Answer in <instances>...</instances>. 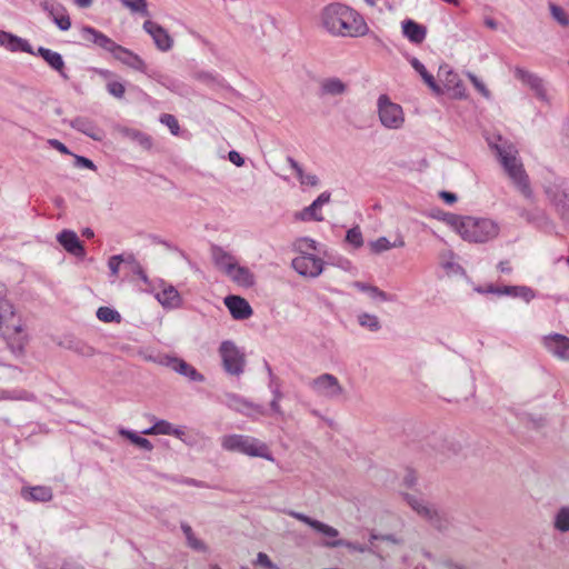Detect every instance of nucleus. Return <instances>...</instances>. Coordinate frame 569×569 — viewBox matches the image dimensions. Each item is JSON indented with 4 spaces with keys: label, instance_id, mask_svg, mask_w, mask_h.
<instances>
[{
    "label": "nucleus",
    "instance_id": "obj_48",
    "mask_svg": "<svg viewBox=\"0 0 569 569\" xmlns=\"http://www.w3.org/2000/svg\"><path fill=\"white\" fill-rule=\"evenodd\" d=\"M313 530H316L317 532L321 533L322 536L329 538L328 540H336L338 537H339V531L325 523V522H321L318 520L317 525L315 526Z\"/></svg>",
    "mask_w": 569,
    "mask_h": 569
},
{
    "label": "nucleus",
    "instance_id": "obj_10",
    "mask_svg": "<svg viewBox=\"0 0 569 569\" xmlns=\"http://www.w3.org/2000/svg\"><path fill=\"white\" fill-rule=\"evenodd\" d=\"M40 7L61 31H67L71 28V19L67 9L61 3L53 0H40Z\"/></svg>",
    "mask_w": 569,
    "mask_h": 569
},
{
    "label": "nucleus",
    "instance_id": "obj_21",
    "mask_svg": "<svg viewBox=\"0 0 569 569\" xmlns=\"http://www.w3.org/2000/svg\"><path fill=\"white\" fill-rule=\"evenodd\" d=\"M36 56L41 57L48 63V66L57 71L63 79L67 80L69 78L64 72V61L59 52L52 51L44 47H39L37 49Z\"/></svg>",
    "mask_w": 569,
    "mask_h": 569
},
{
    "label": "nucleus",
    "instance_id": "obj_41",
    "mask_svg": "<svg viewBox=\"0 0 569 569\" xmlns=\"http://www.w3.org/2000/svg\"><path fill=\"white\" fill-rule=\"evenodd\" d=\"M66 347L83 357H92L94 355L92 347L77 339H70Z\"/></svg>",
    "mask_w": 569,
    "mask_h": 569
},
{
    "label": "nucleus",
    "instance_id": "obj_4",
    "mask_svg": "<svg viewBox=\"0 0 569 569\" xmlns=\"http://www.w3.org/2000/svg\"><path fill=\"white\" fill-rule=\"evenodd\" d=\"M221 446L227 451L240 452L250 457L264 458L270 461L273 460L268 446L250 436H224L221 440Z\"/></svg>",
    "mask_w": 569,
    "mask_h": 569
},
{
    "label": "nucleus",
    "instance_id": "obj_5",
    "mask_svg": "<svg viewBox=\"0 0 569 569\" xmlns=\"http://www.w3.org/2000/svg\"><path fill=\"white\" fill-rule=\"evenodd\" d=\"M218 351L222 367L228 375L239 377L244 372L246 353L232 340H223Z\"/></svg>",
    "mask_w": 569,
    "mask_h": 569
},
{
    "label": "nucleus",
    "instance_id": "obj_34",
    "mask_svg": "<svg viewBox=\"0 0 569 569\" xmlns=\"http://www.w3.org/2000/svg\"><path fill=\"white\" fill-rule=\"evenodd\" d=\"M119 433L120 436L130 440L133 445L138 446L139 448L146 451H151L153 449V445L147 438L139 436L137 432L132 430L120 429Z\"/></svg>",
    "mask_w": 569,
    "mask_h": 569
},
{
    "label": "nucleus",
    "instance_id": "obj_23",
    "mask_svg": "<svg viewBox=\"0 0 569 569\" xmlns=\"http://www.w3.org/2000/svg\"><path fill=\"white\" fill-rule=\"evenodd\" d=\"M159 303L167 309L179 308L182 303V298L179 291L171 284L166 286L161 291L156 295Z\"/></svg>",
    "mask_w": 569,
    "mask_h": 569
},
{
    "label": "nucleus",
    "instance_id": "obj_20",
    "mask_svg": "<svg viewBox=\"0 0 569 569\" xmlns=\"http://www.w3.org/2000/svg\"><path fill=\"white\" fill-rule=\"evenodd\" d=\"M403 36L413 44H420L427 36V28L412 19H406L401 23Z\"/></svg>",
    "mask_w": 569,
    "mask_h": 569
},
{
    "label": "nucleus",
    "instance_id": "obj_25",
    "mask_svg": "<svg viewBox=\"0 0 569 569\" xmlns=\"http://www.w3.org/2000/svg\"><path fill=\"white\" fill-rule=\"evenodd\" d=\"M227 276L230 277L233 282L244 288H250L254 284V274L249 268L239 266L238 262Z\"/></svg>",
    "mask_w": 569,
    "mask_h": 569
},
{
    "label": "nucleus",
    "instance_id": "obj_12",
    "mask_svg": "<svg viewBox=\"0 0 569 569\" xmlns=\"http://www.w3.org/2000/svg\"><path fill=\"white\" fill-rule=\"evenodd\" d=\"M143 30L149 33L160 51H169L173 46V39L168 31L154 21L146 20Z\"/></svg>",
    "mask_w": 569,
    "mask_h": 569
},
{
    "label": "nucleus",
    "instance_id": "obj_24",
    "mask_svg": "<svg viewBox=\"0 0 569 569\" xmlns=\"http://www.w3.org/2000/svg\"><path fill=\"white\" fill-rule=\"evenodd\" d=\"M2 328L4 336L9 338H11L13 335L18 336L17 338H13L11 348L14 351L23 352L28 339L27 336H21L23 331L21 323H14L12 320L11 322H7Z\"/></svg>",
    "mask_w": 569,
    "mask_h": 569
},
{
    "label": "nucleus",
    "instance_id": "obj_50",
    "mask_svg": "<svg viewBox=\"0 0 569 569\" xmlns=\"http://www.w3.org/2000/svg\"><path fill=\"white\" fill-rule=\"evenodd\" d=\"M441 220L445 221L447 224L453 227L455 230L460 234V226L466 220V217L449 212H442Z\"/></svg>",
    "mask_w": 569,
    "mask_h": 569
},
{
    "label": "nucleus",
    "instance_id": "obj_28",
    "mask_svg": "<svg viewBox=\"0 0 569 569\" xmlns=\"http://www.w3.org/2000/svg\"><path fill=\"white\" fill-rule=\"evenodd\" d=\"M411 67L421 76L425 83L436 93H442L440 86L436 82L433 76L428 72L423 63L416 57L409 59Z\"/></svg>",
    "mask_w": 569,
    "mask_h": 569
},
{
    "label": "nucleus",
    "instance_id": "obj_64",
    "mask_svg": "<svg viewBox=\"0 0 569 569\" xmlns=\"http://www.w3.org/2000/svg\"><path fill=\"white\" fill-rule=\"evenodd\" d=\"M228 159L237 167H242L244 164V158L236 150L228 152Z\"/></svg>",
    "mask_w": 569,
    "mask_h": 569
},
{
    "label": "nucleus",
    "instance_id": "obj_27",
    "mask_svg": "<svg viewBox=\"0 0 569 569\" xmlns=\"http://www.w3.org/2000/svg\"><path fill=\"white\" fill-rule=\"evenodd\" d=\"M119 132L123 138L138 143L146 150H149L152 147L151 137L138 129L121 127Z\"/></svg>",
    "mask_w": 569,
    "mask_h": 569
},
{
    "label": "nucleus",
    "instance_id": "obj_43",
    "mask_svg": "<svg viewBox=\"0 0 569 569\" xmlns=\"http://www.w3.org/2000/svg\"><path fill=\"white\" fill-rule=\"evenodd\" d=\"M18 36L0 30V47H3L11 52H18Z\"/></svg>",
    "mask_w": 569,
    "mask_h": 569
},
{
    "label": "nucleus",
    "instance_id": "obj_45",
    "mask_svg": "<svg viewBox=\"0 0 569 569\" xmlns=\"http://www.w3.org/2000/svg\"><path fill=\"white\" fill-rule=\"evenodd\" d=\"M120 2L133 12H139L143 16L149 14L148 4L146 0H120Z\"/></svg>",
    "mask_w": 569,
    "mask_h": 569
},
{
    "label": "nucleus",
    "instance_id": "obj_16",
    "mask_svg": "<svg viewBox=\"0 0 569 569\" xmlns=\"http://www.w3.org/2000/svg\"><path fill=\"white\" fill-rule=\"evenodd\" d=\"M515 77L525 84L529 86L539 99H547V91L540 77L520 67L515 68Z\"/></svg>",
    "mask_w": 569,
    "mask_h": 569
},
{
    "label": "nucleus",
    "instance_id": "obj_57",
    "mask_svg": "<svg viewBox=\"0 0 569 569\" xmlns=\"http://www.w3.org/2000/svg\"><path fill=\"white\" fill-rule=\"evenodd\" d=\"M470 81L472 82V84L476 87V89L486 98H489L490 97V91L487 89V87L485 86V83L475 74L472 73H469L468 74Z\"/></svg>",
    "mask_w": 569,
    "mask_h": 569
},
{
    "label": "nucleus",
    "instance_id": "obj_42",
    "mask_svg": "<svg viewBox=\"0 0 569 569\" xmlns=\"http://www.w3.org/2000/svg\"><path fill=\"white\" fill-rule=\"evenodd\" d=\"M34 396L27 390H0V400H24L32 401Z\"/></svg>",
    "mask_w": 569,
    "mask_h": 569
},
{
    "label": "nucleus",
    "instance_id": "obj_7",
    "mask_svg": "<svg viewBox=\"0 0 569 569\" xmlns=\"http://www.w3.org/2000/svg\"><path fill=\"white\" fill-rule=\"evenodd\" d=\"M113 58L119 60L123 64L128 66L129 68H132L137 71L148 74L150 78L156 79L162 86H164L169 89L171 88L170 87L171 81H169V79L166 76L160 74L157 71H152L151 73H149L146 62L137 53L132 52L131 50H129L122 46H119L116 53L113 54Z\"/></svg>",
    "mask_w": 569,
    "mask_h": 569
},
{
    "label": "nucleus",
    "instance_id": "obj_44",
    "mask_svg": "<svg viewBox=\"0 0 569 569\" xmlns=\"http://www.w3.org/2000/svg\"><path fill=\"white\" fill-rule=\"evenodd\" d=\"M405 499L408 502V505L422 518H425V510H430V508L432 507L426 503L422 499L409 493L405 495Z\"/></svg>",
    "mask_w": 569,
    "mask_h": 569
},
{
    "label": "nucleus",
    "instance_id": "obj_40",
    "mask_svg": "<svg viewBox=\"0 0 569 569\" xmlns=\"http://www.w3.org/2000/svg\"><path fill=\"white\" fill-rule=\"evenodd\" d=\"M96 315L102 322L119 323L121 321V315L110 307H99Z\"/></svg>",
    "mask_w": 569,
    "mask_h": 569
},
{
    "label": "nucleus",
    "instance_id": "obj_52",
    "mask_svg": "<svg viewBox=\"0 0 569 569\" xmlns=\"http://www.w3.org/2000/svg\"><path fill=\"white\" fill-rule=\"evenodd\" d=\"M99 39V43L97 47L110 52L112 56L116 53L117 49L120 44L116 43L111 38L102 33Z\"/></svg>",
    "mask_w": 569,
    "mask_h": 569
},
{
    "label": "nucleus",
    "instance_id": "obj_46",
    "mask_svg": "<svg viewBox=\"0 0 569 569\" xmlns=\"http://www.w3.org/2000/svg\"><path fill=\"white\" fill-rule=\"evenodd\" d=\"M346 241L352 244L355 248H361L363 246V237L358 226L347 231Z\"/></svg>",
    "mask_w": 569,
    "mask_h": 569
},
{
    "label": "nucleus",
    "instance_id": "obj_60",
    "mask_svg": "<svg viewBox=\"0 0 569 569\" xmlns=\"http://www.w3.org/2000/svg\"><path fill=\"white\" fill-rule=\"evenodd\" d=\"M74 166L79 168L96 170V164L83 156H74Z\"/></svg>",
    "mask_w": 569,
    "mask_h": 569
},
{
    "label": "nucleus",
    "instance_id": "obj_18",
    "mask_svg": "<svg viewBox=\"0 0 569 569\" xmlns=\"http://www.w3.org/2000/svg\"><path fill=\"white\" fill-rule=\"evenodd\" d=\"M69 126L96 141H101L104 137L103 130L87 117H77L69 121Z\"/></svg>",
    "mask_w": 569,
    "mask_h": 569
},
{
    "label": "nucleus",
    "instance_id": "obj_35",
    "mask_svg": "<svg viewBox=\"0 0 569 569\" xmlns=\"http://www.w3.org/2000/svg\"><path fill=\"white\" fill-rule=\"evenodd\" d=\"M552 201L563 220L569 221V196L562 191L555 193Z\"/></svg>",
    "mask_w": 569,
    "mask_h": 569
},
{
    "label": "nucleus",
    "instance_id": "obj_19",
    "mask_svg": "<svg viewBox=\"0 0 569 569\" xmlns=\"http://www.w3.org/2000/svg\"><path fill=\"white\" fill-rule=\"evenodd\" d=\"M210 251L214 266L226 274L230 273L233 266L237 263V259L222 247L217 244H212Z\"/></svg>",
    "mask_w": 569,
    "mask_h": 569
},
{
    "label": "nucleus",
    "instance_id": "obj_62",
    "mask_svg": "<svg viewBox=\"0 0 569 569\" xmlns=\"http://www.w3.org/2000/svg\"><path fill=\"white\" fill-rule=\"evenodd\" d=\"M158 435H171V423L167 420H157L154 422Z\"/></svg>",
    "mask_w": 569,
    "mask_h": 569
},
{
    "label": "nucleus",
    "instance_id": "obj_30",
    "mask_svg": "<svg viewBox=\"0 0 569 569\" xmlns=\"http://www.w3.org/2000/svg\"><path fill=\"white\" fill-rule=\"evenodd\" d=\"M347 91V86L339 78H327L321 82V96H341Z\"/></svg>",
    "mask_w": 569,
    "mask_h": 569
},
{
    "label": "nucleus",
    "instance_id": "obj_33",
    "mask_svg": "<svg viewBox=\"0 0 569 569\" xmlns=\"http://www.w3.org/2000/svg\"><path fill=\"white\" fill-rule=\"evenodd\" d=\"M436 450L441 457L457 455L461 450V445L450 439H439L436 443Z\"/></svg>",
    "mask_w": 569,
    "mask_h": 569
},
{
    "label": "nucleus",
    "instance_id": "obj_63",
    "mask_svg": "<svg viewBox=\"0 0 569 569\" xmlns=\"http://www.w3.org/2000/svg\"><path fill=\"white\" fill-rule=\"evenodd\" d=\"M231 400L233 401L234 408L239 411H243L244 409H249V408L253 407L250 402H248L237 396H231Z\"/></svg>",
    "mask_w": 569,
    "mask_h": 569
},
{
    "label": "nucleus",
    "instance_id": "obj_11",
    "mask_svg": "<svg viewBox=\"0 0 569 569\" xmlns=\"http://www.w3.org/2000/svg\"><path fill=\"white\" fill-rule=\"evenodd\" d=\"M545 348L556 358L569 361V338L561 333H551L543 337Z\"/></svg>",
    "mask_w": 569,
    "mask_h": 569
},
{
    "label": "nucleus",
    "instance_id": "obj_14",
    "mask_svg": "<svg viewBox=\"0 0 569 569\" xmlns=\"http://www.w3.org/2000/svg\"><path fill=\"white\" fill-rule=\"evenodd\" d=\"M161 363L166 365L167 367H170L173 371L188 378L190 381H204V376L183 359L176 357H166Z\"/></svg>",
    "mask_w": 569,
    "mask_h": 569
},
{
    "label": "nucleus",
    "instance_id": "obj_49",
    "mask_svg": "<svg viewBox=\"0 0 569 569\" xmlns=\"http://www.w3.org/2000/svg\"><path fill=\"white\" fill-rule=\"evenodd\" d=\"M550 12H551L552 18L559 24H561L562 27L569 26V17L567 16V13L565 12V10L561 7L550 3Z\"/></svg>",
    "mask_w": 569,
    "mask_h": 569
},
{
    "label": "nucleus",
    "instance_id": "obj_39",
    "mask_svg": "<svg viewBox=\"0 0 569 569\" xmlns=\"http://www.w3.org/2000/svg\"><path fill=\"white\" fill-rule=\"evenodd\" d=\"M13 318V305L8 299L0 298V326L3 327L7 322H11Z\"/></svg>",
    "mask_w": 569,
    "mask_h": 569
},
{
    "label": "nucleus",
    "instance_id": "obj_36",
    "mask_svg": "<svg viewBox=\"0 0 569 569\" xmlns=\"http://www.w3.org/2000/svg\"><path fill=\"white\" fill-rule=\"evenodd\" d=\"M358 322L361 327L367 328L371 332H377L381 329V323L376 315L362 312L358 315Z\"/></svg>",
    "mask_w": 569,
    "mask_h": 569
},
{
    "label": "nucleus",
    "instance_id": "obj_15",
    "mask_svg": "<svg viewBox=\"0 0 569 569\" xmlns=\"http://www.w3.org/2000/svg\"><path fill=\"white\" fill-rule=\"evenodd\" d=\"M224 305L236 320H246L252 316V308L249 302L240 297L230 295L224 298Z\"/></svg>",
    "mask_w": 569,
    "mask_h": 569
},
{
    "label": "nucleus",
    "instance_id": "obj_26",
    "mask_svg": "<svg viewBox=\"0 0 569 569\" xmlns=\"http://www.w3.org/2000/svg\"><path fill=\"white\" fill-rule=\"evenodd\" d=\"M425 519L439 531L448 530L451 525L448 515L433 506L430 510H425Z\"/></svg>",
    "mask_w": 569,
    "mask_h": 569
},
{
    "label": "nucleus",
    "instance_id": "obj_29",
    "mask_svg": "<svg viewBox=\"0 0 569 569\" xmlns=\"http://www.w3.org/2000/svg\"><path fill=\"white\" fill-rule=\"evenodd\" d=\"M322 546L327 548H337V547H345L351 551H357L360 553L370 552L372 555L378 556V553L375 551V549L370 546L361 545L358 542H352L345 539H336V540H325L322 542Z\"/></svg>",
    "mask_w": 569,
    "mask_h": 569
},
{
    "label": "nucleus",
    "instance_id": "obj_1",
    "mask_svg": "<svg viewBox=\"0 0 569 569\" xmlns=\"http://www.w3.org/2000/svg\"><path fill=\"white\" fill-rule=\"evenodd\" d=\"M323 28L333 36L361 37L369 28L363 18L342 3H330L321 12Z\"/></svg>",
    "mask_w": 569,
    "mask_h": 569
},
{
    "label": "nucleus",
    "instance_id": "obj_9",
    "mask_svg": "<svg viewBox=\"0 0 569 569\" xmlns=\"http://www.w3.org/2000/svg\"><path fill=\"white\" fill-rule=\"evenodd\" d=\"M291 266L299 274L310 278L318 277L323 270L322 259L316 257L313 253L306 252L296 257L292 260Z\"/></svg>",
    "mask_w": 569,
    "mask_h": 569
},
{
    "label": "nucleus",
    "instance_id": "obj_2",
    "mask_svg": "<svg viewBox=\"0 0 569 569\" xmlns=\"http://www.w3.org/2000/svg\"><path fill=\"white\" fill-rule=\"evenodd\" d=\"M489 146L496 151L499 162L513 184L527 199H531L532 190L530 188L529 177L526 173L522 162L517 157L518 150L516 147L511 143L500 146L491 142Z\"/></svg>",
    "mask_w": 569,
    "mask_h": 569
},
{
    "label": "nucleus",
    "instance_id": "obj_56",
    "mask_svg": "<svg viewBox=\"0 0 569 569\" xmlns=\"http://www.w3.org/2000/svg\"><path fill=\"white\" fill-rule=\"evenodd\" d=\"M289 516H291L292 518L308 525L309 527H311L312 529L315 528V526L317 525L318 520L302 513V512H298V511H289L288 512Z\"/></svg>",
    "mask_w": 569,
    "mask_h": 569
},
{
    "label": "nucleus",
    "instance_id": "obj_38",
    "mask_svg": "<svg viewBox=\"0 0 569 569\" xmlns=\"http://www.w3.org/2000/svg\"><path fill=\"white\" fill-rule=\"evenodd\" d=\"M555 528L560 532L569 531V508L561 507L555 516Z\"/></svg>",
    "mask_w": 569,
    "mask_h": 569
},
{
    "label": "nucleus",
    "instance_id": "obj_3",
    "mask_svg": "<svg viewBox=\"0 0 569 569\" xmlns=\"http://www.w3.org/2000/svg\"><path fill=\"white\" fill-rule=\"evenodd\" d=\"M499 234V226L487 218L466 217L460 226V236L463 240L475 243H485Z\"/></svg>",
    "mask_w": 569,
    "mask_h": 569
},
{
    "label": "nucleus",
    "instance_id": "obj_55",
    "mask_svg": "<svg viewBox=\"0 0 569 569\" xmlns=\"http://www.w3.org/2000/svg\"><path fill=\"white\" fill-rule=\"evenodd\" d=\"M123 254H114L111 256L108 260V267L110 269V273L112 277H118L119 274V268L122 263Z\"/></svg>",
    "mask_w": 569,
    "mask_h": 569
},
{
    "label": "nucleus",
    "instance_id": "obj_51",
    "mask_svg": "<svg viewBox=\"0 0 569 569\" xmlns=\"http://www.w3.org/2000/svg\"><path fill=\"white\" fill-rule=\"evenodd\" d=\"M370 249L373 253H381L386 250L392 249V243L386 238L380 237L369 243Z\"/></svg>",
    "mask_w": 569,
    "mask_h": 569
},
{
    "label": "nucleus",
    "instance_id": "obj_54",
    "mask_svg": "<svg viewBox=\"0 0 569 569\" xmlns=\"http://www.w3.org/2000/svg\"><path fill=\"white\" fill-rule=\"evenodd\" d=\"M107 91L118 98V99H122L123 96H124V92H126V88L123 86V83L119 82V81H110L107 83Z\"/></svg>",
    "mask_w": 569,
    "mask_h": 569
},
{
    "label": "nucleus",
    "instance_id": "obj_59",
    "mask_svg": "<svg viewBox=\"0 0 569 569\" xmlns=\"http://www.w3.org/2000/svg\"><path fill=\"white\" fill-rule=\"evenodd\" d=\"M256 565L264 567L266 569H276V565L270 560L269 556L264 552L257 555Z\"/></svg>",
    "mask_w": 569,
    "mask_h": 569
},
{
    "label": "nucleus",
    "instance_id": "obj_58",
    "mask_svg": "<svg viewBox=\"0 0 569 569\" xmlns=\"http://www.w3.org/2000/svg\"><path fill=\"white\" fill-rule=\"evenodd\" d=\"M369 295L372 299H379L381 301H393V297L391 295H388L376 286H372Z\"/></svg>",
    "mask_w": 569,
    "mask_h": 569
},
{
    "label": "nucleus",
    "instance_id": "obj_37",
    "mask_svg": "<svg viewBox=\"0 0 569 569\" xmlns=\"http://www.w3.org/2000/svg\"><path fill=\"white\" fill-rule=\"evenodd\" d=\"M52 490L50 487L37 486L29 491V499L32 501L47 502L52 499Z\"/></svg>",
    "mask_w": 569,
    "mask_h": 569
},
{
    "label": "nucleus",
    "instance_id": "obj_47",
    "mask_svg": "<svg viewBox=\"0 0 569 569\" xmlns=\"http://www.w3.org/2000/svg\"><path fill=\"white\" fill-rule=\"evenodd\" d=\"M81 36L84 41L92 43L94 46H98V43H99L98 38H100L102 36V32H100L99 30H97L90 26H84L81 29Z\"/></svg>",
    "mask_w": 569,
    "mask_h": 569
},
{
    "label": "nucleus",
    "instance_id": "obj_61",
    "mask_svg": "<svg viewBox=\"0 0 569 569\" xmlns=\"http://www.w3.org/2000/svg\"><path fill=\"white\" fill-rule=\"evenodd\" d=\"M375 540H382V541H388V542H391V543H395V545H398L400 542V540L392 533H388V535H377V533H371L370 535V542L372 543Z\"/></svg>",
    "mask_w": 569,
    "mask_h": 569
},
{
    "label": "nucleus",
    "instance_id": "obj_17",
    "mask_svg": "<svg viewBox=\"0 0 569 569\" xmlns=\"http://www.w3.org/2000/svg\"><path fill=\"white\" fill-rule=\"evenodd\" d=\"M486 292L488 293H495L498 296H511V297H519L523 299L526 302H529L532 300L536 295L535 291L527 286H502V287H496L493 284H490Z\"/></svg>",
    "mask_w": 569,
    "mask_h": 569
},
{
    "label": "nucleus",
    "instance_id": "obj_53",
    "mask_svg": "<svg viewBox=\"0 0 569 569\" xmlns=\"http://www.w3.org/2000/svg\"><path fill=\"white\" fill-rule=\"evenodd\" d=\"M160 122L162 124L167 126L170 129L172 134H174V136L178 134L180 127H179L178 120L174 116L169 114V113H163L160 117Z\"/></svg>",
    "mask_w": 569,
    "mask_h": 569
},
{
    "label": "nucleus",
    "instance_id": "obj_22",
    "mask_svg": "<svg viewBox=\"0 0 569 569\" xmlns=\"http://www.w3.org/2000/svg\"><path fill=\"white\" fill-rule=\"evenodd\" d=\"M330 192L325 191L322 192L313 202L306 207L302 211H300L297 217L301 220H315V221H322L323 217L320 213H317V210L321 208L323 204L328 203L330 201Z\"/></svg>",
    "mask_w": 569,
    "mask_h": 569
},
{
    "label": "nucleus",
    "instance_id": "obj_13",
    "mask_svg": "<svg viewBox=\"0 0 569 569\" xmlns=\"http://www.w3.org/2000/svg\"><path fill=\"white\" fill-rule=\"evenodd\" d=\"M59 244L70 254L77 258H84L86 249L77 233L69 229H63L57 234Z\"/></svg>",
    "mask_w": 569,
    "mask_h": 569
},
{
    "label": "nucleus",
    "instance_id": "obj_8",
    "mask_svg": "<svg viewBox=\"0 0 569 569\" xmlns=\"http://www.w3.org/2000/svg\"><path fill=\"white\" fill-rule=\"evenodd\" d=\"M310 386L317 395L327 399H337L343 392L339 380L331 373L318 376L311 381Z\"/></svg>",
    "mask_w": 569,
    "mask_h": 569
},
{
    "label": "nucleus",
    "instance_id": "obj_31",
    "mask_svg": "<svg viewBox=\"0 0 569 569\" xmlns=\"http://www.w3.org/2000/svg\"><path fill=\"white\" fill-rule=\"evenodd\" d=\"M287 162L295 170L301 184L316 187L319 183V178L312 173L306 174L302 167L292 157L288 156Z\"/></svg>",
    "mask_w": 569,
    "mask_h": 569
},
{
    "label": "nucleus",
    "instance_id": "obj_32",
    "mask_svg": "<svg viewBox=\"0 0 569 569\" xmlns=\"http://www.w3.org/2000/svg\"><path fill=\"white\" fill-rule=\"evenodd\" d=\"M180 528L187 539V545L189 548L200 552L207 551L206 543L194 536L190 525H188L187 522H181Z\"/></svg>",
    "mask_w": 569,
    "mask_h": 569
},
{
    "label": "nucleus",
    "instance_id": "obj_6",
    "mask_svg": "<svg viewBox=\"0 0 569 569\" xmlns=\"http://www.w3.org/2000/svg\"><path fill=\"white\" fill-rule=\"evenodd\" d=\"M378 114L381 124L387 129H400L405 123L401 106L392 102L387 94L378 98Z\"/></svg>",
    "mask_w": 569,
    "mask_h": 569
}]
</instances>
